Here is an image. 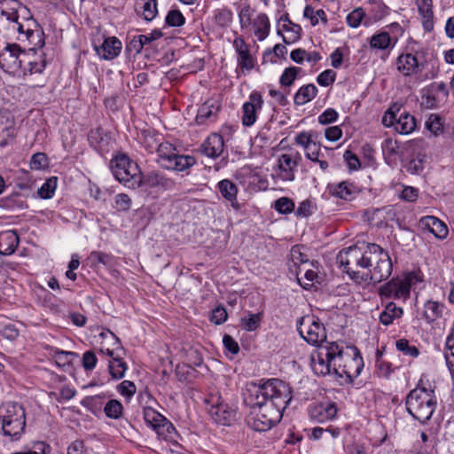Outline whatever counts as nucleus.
Listing matches in <instances>:
<instances>
[{
  "mask_svg": "<svg viewBox=\"0 0 454 454\" xmlns=\"http://www.w3.org/2000/svg\"><path fill=\"white\" fill-rule=\"evenodd\" d=\"M245 401L250 405L248 426L265 432L280 422L283 412L293 399V388L279 379H270L260 384L252 383Z\"/></svg>",
  "mask_w": 454,
  "mask_h": 454,
  "instance_id": "1",
  "label": "nucleus"
},
{
  "mask_svg": "<svg viewBox=\"0 0 454 454\" xmlns=\"http://www.w3.org/2000/svg\"><path fill=\"white\" fill-rule=\"evenodd\" d=\"M418 386L411 390L405 397L407 412L420 424H426L434 414L437 406V397L433 388Z\"/></svg>",
  "mask_w": 454,
  "mask_h": 454,
  "instance_id": "2",
  "label": "nucleus"
},
{
  "mask_svg": "<svg viewBox=\"0 0 454 454\" xmlns=\"http://www.w3.org/2000/svg\"><path fill=\"white\" fill-rule=\"evenodd\" d=\"M343 357V346L338 342H326L318 345L310 355V366L315 374L325 376L334 374L337 362Z\"/></svg>",
  "mask_w": 454,
  "mask_h": 454,
  "instance_id": "3",
  "label": "nucleus"
},
{
  "mask_svg": "<svg viewBox=\"0 0 454 454\" xmlns=\"http://www.w3.org/2000/svg\"><path fill=\"white\" fill-rule=\"evenodd\" d=\"M25 427V411L20 404L7 402L0 405V434L12 441L18 440Z\"/></svg>",
  "mask_w": 454,
  "mask_h": 454,
  "instance_id": "4",
  "label": "nucleus"
},
{
  "mask_svg": "<svg viewBox=\"0 0 454 454\" xmlns=\"http://www.w3.org/2000/svg\"><path fill=\"white\" fill-rule=\"evenodd\" d=\"M372 252H365L356 246L349 247L339 252L337 255V262L340 267L344 268L345 272L355 282L361 284L368 280V276L360 272L364 265L370 262Z\"/></svg>",
  "mask_w": 454,
  "mask_h": 454,
  "instance_id": "5",
  "label": "nucleus"
},
{
  "mask_svg": "<svg viewBox=\"0 0 454 454\" xmlns=\"http://www.w3.org/2000/svg\"><path fill=\"white\" fill-rule=\"evenodd\" d=\"M423 274L419 270H412L393 278L379 288V294L383 299L406 301L410 298L412 286L423 282Z\"/></svg>",
  "mask_w": 454,
  "mask_h": 454,
  "instance_id": "6",
  "label": "nucleus"
},
{
  "mask_svg": "<svg viewBox=\"0 0 454 454\" xmlns=\"http://www.w3.org/2000/svg\"><path fill=\"white\" fill-rule=\"evenodd\" d=\"M372 252L371 259L364 270H368L364 275L368 276V279L373 282H381L387 279L392 273L393 264L390 256L380 246L375 243H368L365 247V252Z\"/></svg>",
  "mask_w": 454,
  "mask_h": 454,
  "instance_id": "7",
  "label": "nucleus"
},
{
  "mask_svg": "<svg viewBox=\"0 0 454 454\" xmlns=\"http://www.w3.org/2000/svg\"><path fill=\"white\" fill-rule=\"evenodd\" d=\"M110 168L114 178L129 189L141 186L143 180L141 171L136 162L126 154H120L110 161Z\"/></svg>",
  "mask_w": 454,
  "mask_h": 454,
  "instance_id": "8",
  "label": "nucleus"
},
{
  "mask_svg": "<svg viewBox=\"0 0 454 454\" xmlns=\"http://www.w3.org/2000/svg\"><path fill=\"white\" fill-rule=\"evenodd\" d=\"M427 143L423 138L411 140L403 145L402 157L407 160L404 166L407 172L419 175L425 168Z\"/></svg>",
  "mask_w": 454,
  "mask_h": 454,
  "instance_id": "9",
  "label": "nucleus"
},
{
  "mask_svg": "<svg viewBox=\"0 0 454 454\" xmlns=\"http://www.w3.org/2000/svg\"><path fill=\"white\" fill-rule=\"evenodd\" d=\"M382 124L385 127H393L401 135L411 133L416 129V119L406 110L401 111V106L393 104L384 114Z\"/></svg>",
  "mask_w": 454,
  "mask_h": 454,
  "instance_id": "10",
  "label": "nucleus"
},
{
  "mask_svg": "<svg viewBox=\"0 0 454 454\" xmlns=\"http://www.w3.org/2000/svg\"><path fill=\"white\" fill-rule=\"evenodd\" d=\"M349 348L351 354L343 351V357L337 362L334 374L340 378L346 376L352 380L360 375L364 368V360L357 348L350 347Z\"/></svg>",
  "mask_w": 454,
  "mask_h": 454,
  "instance_id": "11",
  "label": "nucleus"
},
{
  "mask_svg": "<svg viewBox=\"0 0 454 454\" xmlns=\"http://www.w3.org/2000/svg\"><path fill=\"white\" fill-rule=\"evenodd\" d=\"M300 335L311 345H319L326 339L324 325L313 316L302 317L297 325Z\"/></svg>",
  "mask_w": 454,
  "mask_h": 454,
  "instance_id": "12",
  "label": "nucleus"
},
{
  "mask_svg": "<svg viewBox=\"0 0 454 454\" xmlns=\"http://www.w3.org/2000/svg\"><path fill=\"white\" fill-rule=\"evenodd\" d=\"M18 135V127L14 114L6 109L0 110V148L13 144Z\"/></svg>",
  "mask_w": 454,
  "mask_h": 454,
  "instance_id": "13",
  "label": "nucleus"
},
{
  "mask_svg": "<svg viewBox=\"0 0 454 454\" xmlns=\"http://www.w3.org/2000/svg\"><path fill=\"white\" fill-rule=\"evenodd\" d=\"M26 51L17 43H6L3 49H0V67L6 69H20L23 67Z\"/></svg>",
  "mask_w": 454,
  "mask_h": 454,
  "instance_id": "14",
  "label": "nucleus"
},
{
  "mask_svg": "<svg viewBox=\"0 0 454 454\" xmlns=\"http://www.w3.org/2000/svg\"><path fill=\"white\" fill-rule=\"evenodd\" d=\"M88 141L90 146L102 156L113 150L114 144L111 134L100 127L90 130Z\"/></svg>",
  "mask_w": 454,
  "mask_h": 454,
  "instance_id": "15",
  "label": "nucleus"
},
{
  "mask_svg": "<svg viewBox=\"0 0 454 454\" xmlns=\"http://www.w3.org/2000/svg\"><path fill=\"white\" fill-rule=\"evenodd\" d=\"M263 105V99L259 91H253L249 95V100L245 102L242 106V124L246 127L252 126L256 121V113L261 110Z\"/></svg>",
  "mask_w": 454,
  "mask_h": 454,
  "instance_id": "16",
  "label": "nucleus"
},
{
  "mask_svg": "<svg viewBox=\"0 0 454 454\" xmlns=\"http://www.w3.org/2000/svg\"><path fill=\"white\" fill-rule=\"evenodd\" d=\"M149 139L153 140V145H149V152L153 153L154 150L157 152L158 161L161 167L165 168L166 164L171 163L172 157L177 153L176 148L169 142H161L160 135H150Z\"/></svg>",
  "mask_w": 454,
  "mask_h": 454,
  "instance_id": "17",
  "label": "nucleus"
},
{
  "mask_svg": "<svg viewBox=\"0 0 454 454\" xmlns=\"http://www.w3.org/2000/svg\"><path fill=\"white\" fill-rule=\"evenodd\" d=\"M23 27V31L20 32L17 36L19 41H27L33 47L41 48L44 45L43 31L37 27L34 19L26 20Z\"/></svg>",
  "mask_w": 454,
  "mask_h": 454,
  "instance_id": "18",
  "label": "nucleus"
},
{
  "mask_svg": "<svg viewBox=\"0 0 454 454\" xmlns=\"http://www.w3.org/2000/svg\"><path fill=\"white\" fill-rule=\"evenodd\" d=\"M232 45L238 55V67L247 71L252 70L255 60L250 53V45L241 36H237Z\"/></svg>",
  "mask_w": 454,
  "mask_h": 454,
  "instance_id": "19",
  "label": "nucleus"
},
{
  "mask_svg": "<svg viewBox=\"0 0 454 454\" xmlns=\"http://www.w3.org/2000/svg\"><path fill=\"white\" fill-rule=\"evenodd\" d=\"M396 67L397 70L404 76H411L420 73L424 69L425 64L420 62L415 55L406 53L401 54L397 58Z\"/></svg>",
  "mask_w": 454,
  "mask_h": 454,
  "instance_id": "20",
  "label": "nucleus"
},
{
  "mask_svg": "<svg viewBox=\"0 0 454 454\" xmlns=\"http://www.w3.org/2000/svg\"><path fill=\"white\" fill-rule=\"evenodd\" d=\"M121 42L115 36L106 37L100 45L94 44V50L98 57L105 60H112L121 53Z\"/></svg>",
  "mask_w": 454,
  "mask_h": 454,
  "instance_id": "21",
  "label": "nucleus"
},
{
  "mask_svg": "<svg viewBox=\"0 0 454 454\" xmlns=\"http://www.w3.org/2000/svg\"><path fill=\"white\" fill-rule=\"evenodd\" d=\"M224 148V141L223 137L217 133H212L207 137L204 143L200 145L201 152L207 157H219Z\"/></svg>",
  "mask_w": 454,
  "mask_h": 454,
  "instance_id": "22",
  "label": "nucleus"
},
{
  "mask_svg": "<svg viewBox=\"0 0 454 454\" xmlns=\"http://www.w3.org/2000/svg\"><path fill=\"white\" fill-rule=\"evenodd\" d=\"M419 225L423 229H427L439 239H445L449 232L447 225L442 221L433 215L421 217L419 220Z\"/></svg>",
  "mask_w": 454,
  "mask_h": 454,
  "instance_id": "23",
  "label": "nucleus"
},
{
  "mask_svg": "<svg viewBox=\"0 0 454 454\" xmlns=\"http://www.w3.org/2000/svg\"><path fill=\"white\" fill-rule=\"evenodd\" d=\"M295 167L291 156L287 153L280 155L275 168L277 176L283 181H294Z\"/></svg>",
  "mask_w": 454,
  "mask_h": 454,
  "instance_id": "24",
  "label": "nucleus"
},
{
  "mask_svg": "<svg viewBox=\"0 0 454 454\" xmlns=\"http://www.w3.org/2000/svg\"><path fill=\"white\" fill-rule=\"evenodd\" d=\"M209 414L215 423L223 426L231 425L236 415L235 411L230 409L227 404L218 402L211 406Z\"/></svg>",
  "mask_w": 454,
  "mask_h": 454,
  "instance_id": "25",
  "label": "nucleus"
},
{
  "mask_svg": "<svg viewBox=\"0 0 454 454\" xmlns=\"http://www.w3.org/2000/svg\"><path fill=\"white\" fill-rule=\"evenodd\" d=\"M144 184L151 188H161L163 190H171L176 185L173 179L160 171L148 173L145 177Z\"/></svg>",
  "mask_w": 454,
  "mask_h": 454,
  "instance_id": "26",
  "label": "nucleus"
},
{
  "mask_svg": "<svg viewBox=\"0 0 454 454\" xmlns=\"http://www.w3.org/2000/svg\"><path fill=\"white\" fill-rule=\"evenodd\" d=\"M359 188L353 183L343 181L331 187V193L341 200H352L359 193Z\"/></svg>",
  "mask_w": 454,
  "mask_h": 454,
  "instance_id": "27",
  "label": "nucleus"
},
{
  "mask_svg": "<svg viewBox=\"0 0 454 454\" xmlns=\"http://www.w3.org/2000/svg\"><path fill=\"white\" fill-rule=\"evenodd\" d=\"M20 243L15 231L9 230L0 232V254L10 255L13 254Z\"/></svg>",
  "mask_w": 454,
  "mask_h": 454,
  "instance_id": "28",
  "label": "nucleus"
},
{
  "mask_svg": "<svg viewBox=\"0 0 454 454\" xmlns=\"http://www.w3.org/2000/svg\"><path fill=\"white\" fill-rule=\"evenodd\" d=\"M338 409L335 403H320L310 411V416L318 422H325L335 418Z\"/></svg>",
  "mask_w": 454,
  "mask_h": 454,
  "instance_id": "29",
  "label": "nucleus"
},
{
  "mask_svg": "<svg viewBox=\"0 0 454 454\" xmlns=\"http://www.w3.org/2000/svg\"><path fill=\"white\" fill-rule=\"evenodd\" d=\"M135 11L145 21H152L158 14L156 0H136Z\"/></svg>",
  "mask_w": 454,
  "mask_h": 454,
  "instance_id": "30",
  "label": "nucleus"
},
{
  "mask_svg": "<svg viewBox=\"0 0 454 454\" xmlns=\"http://www.w3.org/2000/svg\"><path fill=\"white\" fill-rule=\"evenodd\" d=\"M217 189L222 197L229 201L233 208H239V203L237 200L238 187L233 182L229 179H223L218 182Z\"/></svg>",
  "mask_w": 454,
  "mask_h": 454,
  "instance_id": "31",
  "label": "nucleus"
},
{
  "mask_svg": "<svg viewBox=\"0 0 454 454\" xmlns=\"http://www.w3.org/2000/svg\"><path fill=\"white\" fill-rule=\"evenodd\" d=\"M219 109L220 106L215 100L209 99L205 101L198 110L196 122L199 125L205 124L207 120L216 115Z\"/></svg>",
  "mask_w": 454,
  "mask_h": 454,
  "instance_id": "32",
  "label": "nucleus"
},
{
  "mask_svg": "<svg viewBox=\"0 0 454 454\" xmlns=\"http://www.w3.org/2000/svg\"><path fill=\"white\" fill-rule=\"evenodd\" d=\"M403 315V308L398 307L394 301H389L380 313L379 320L382 325L387 326L391 325L395 319L401 318Z\"/></svg>",
  "mask_w": 454,
  "mask_h": 454,
  "instance_id": "33",
  "label": "nucleus"
},
{
  "mask_svg": "<svg viewBox=\"0 0 454 454\" xmlns=\"http://www.w3.org/2000/svg\"><path fill=\"white\" fill-rule=\"evenodd\" d=\"M196 164V159L192 155L179 154L176 153L172 157L171 163L166 164L164 168L177 172L184 171Z\"/></svg>",
  "mask_w": 454,
  "mask_h": 454,
  "instance_id": "34",
  "label": "nucleus"
},
{
  "mask_svg": "<svg viewBox=\"0 0 454 454\" xmlns=\"http://www.w3.org/2000/svg\"><path fill=\"white\" fill-rule=\"evenodd\" d=\"M78 358V355L72 351H63L59 349V369H62L70 376L74 375V362Z\"/></svg>",
  "mask_w": 454,
  "mask_h": 454,
  "instance_id": "35",
  "label": "nucleus"
},
{
  "mask_svg": "<svg viewBox=\"0 0 454 454\" xmlns=\"http://www.w3.org/2000/svg\"><path fill=\"white\" fill-rule=\"evenodd\" d=\"M23 25L24 22H20L19 20L0 17V33H3L5 37L19 35L24 29Z\"/></svg>",
  "mask_w": 454,
  "mask_h": 454,
  "instance_id": "36",
  "label": "nucleus"
},
{
  "mask_svg": "<svg viewBox=\"0 0 454 454\" xmlns=\"http://www.w3.org/2000/svg\"><path fill=\"white\" fill-rule=\"evenodd\" d=\"M22 4L18 0H0V17L19 20V9Z\"/></svg>",
  "mask_w": 454,
  "mask_h": 454,
  "instance_id": "37",
  "label": "nucleus"
},
{
  "mask_svg": "<svg viewBox=\"0 0 454 454\" xmlns=\"http://www.w3.org/2000/svg\"><path fill=\"white\" fill-rule=\"evenodd\" d=\"M421 106L426 109H436L440 104V97L430 85L421 90Z\"/></svg>",
  "mask_w": 454,
  "mask_h": 454,
  "instance_id": "38",
  "label": "nucleus"
},
{
  "mask_svg": "<svg viewBox=\"0 0 454 454\" xmlns=\"http://www.w3.org/2000/svg\"><path fill=\"white\" fill-rule=\"evenodd\" d=\"M317 93V88L312 84L301 86L294 95V104L301 106L312 100Z\"/></svg>",
  "mask_w": 454,
  "mask_h": 454,
  "instance_id": "39",
  "label": "nucleus"
},
{
  "mask_svg": "<svg viewBox=\"0 0 454 454\" xmlns=\"http://www.w3.org/2000/svg\"><path fill=\"white\" fill-rule=\"evenodd\" d=\"M443 304L427 301L424 305V317L428 323H433L438 318L442 317L443 312Z\"/></svg>",
  "mask_w": 454,
  "mask_h": 454,
  "instance_id": "40",
  "label": "nucleus"
},
{
  "mask_svg": "<svg viewBox=\"0 0 454 454\" xmlns=\"http://www.w3.org/2000/svg\"><path fill=\"white\" fill-rule=\"evenodd\" d=\"M117 355L116 358H114V362H109L108 370L113 379L121 380L124 377L128 365L126 362L123 361L121 354Z\"/></svg>",
  "mask_w": 454,
  "mask_h": 454,
  "instance_id": "41",
  "label": "nucleus"
},
{
  "mask_svg": "<svg viewBox=\"0 0 454 454\" xmlns=\"http://www.w3.org/2000/svg\"><path fill=\"white\" fill-rule=\"evenodd\" d=\"M254 25L255 27L254 34L260 41L264 40L270 32V20L265 13H260L255 19Z\"/></svg>",
  "mask_w": 454,
  "mask_h": 454,
  "instance_id": "42",
  "label": "nucleus"
},
{
  "mask_svg": "<svg viewBox=\"0 0 454 454\" xmlns=\"http://www.w3.org/2000/svg\"><path fill=\"white\" fill-rule=\"evenodd\" d=\"M369 43L371 48L376 50H387L393 47L391 45V37L387 32H380L373 35Z\"/></svg>",
  "mask_w": 454,
  "mask_h": 454,
  "instance_id": "43",
  "label": "nucleus"
},
{
  "mask_svg": "<svg viewBox=\"0 0 454 454\" xmlns=\"http://www.w3.org/2000/svg\"><path fill=\"white\" fill-rule=\"evenodd\" d=\"M145 419L155 429L167 427V430L172 427V425L166 421V419L155 411L149 409L145 411Z\"/></svg>",
  "mask_w": 454,
  "mask_h": 454,
  "instance_id": "44",
  "label": "nucleus"
},
{
  "mask_svg": "<svg viewBox=\"0 0 454 454\" xmlns=\"http://www.w3.org/2000/svg\"><path fill=\"white\" fill-rule=\"evenodd\" d=\"M104 411L107 418L118 419L122 416L123 406L120 401L111 399L106 403Z\"/></svg>",
  "mask_w": 454,
  "mask_h": 454,
  "instance_id": "45",
  "label": "nucleus"
},
{
  "mask_svg": "<svg viewBox=\"0 0 454 454\" xmlns=\"http://www.w3.org/2000/svg\"><path fill=\"white\" fill-rule=\"evenodd\" d=\"M426 129L437 137L443 132V121L440 115L431 114L425 123Z\"/></svg>",
  "mask_w": 454,
  "mask_h": 454,
  "instance_id": "46",
  "label": "nucleus"
},
{
  "mask_svg": "<svg viewBox=\"0 0 454 454\" xmlns=\"http://www.w3.org/2000/svg\"><path fill=\"white\" fill-rule=\"evenodd\" d=\"M262 316L261 313L248 312V317H242L240 319V325L242 329L252 332L259 328Z\"/></svg>",
  "mask_w": 454,
  "mask_h": 454,
  "instance_id": "47",
  "label": "nucleus"
},
{
  "mask_svg": "<svg viewBox=\"0 0 454 454\" xmlns=\"http://www.w3.org/2000/svg\"><path fill=\"white\" fill-rule=\"evenodd\" d=\"M303 16L305 18L309 19L310 23L313 27H315L318 24V19H320L324 24L327 23V17H326L325 11L322 9H319L317 12H315L314 9L310 5H307L304 8Z\"/></svg>",
  "mask_w": 454,
  "mask_h": 454,
  "instance_id": "48",
  "label": "nucleus"
},
{
  "mask_svg": "<svg viewBox=\"0 0 454 454\" xmlns=\"http://www.w3.org/2000/svg\"><path fill=\"white\" fill-rule=\"evenodd\" d=\"M57 187V176H52L48 179L37 191L38 196L41 199H50L53 196Z\"/></svg>",
  "mask_w": 454,
  "mask_h": 454,
  "instance_id": "49",
  "label": "nucleus"
},
{
  "mask_svg": "<svg viewBox=\"0 0 454 454\" xmlns=\"http://www.w3.org/2000/svg\"><path fill=\"white\" fill-rule=\"evenodd\" d=\"M301 69L296 67H289L286 68L280 76L279 82L282 87H289L295 81L299 72Z\"/></svg>",
  "mask_w": 454,
  "mask_h": 454,
  "instance_id": "50",
  "label": "nucleus"
},
{
  "mask_svg": "<svg viewBox=\"0 0 454 454\" xmlns=\"http://www.w3.org/2000/svg\"><path fill=\"white\" fill-rule=\"evenodd\" d=\"M165 23L168 27H181L185 23V18L179 10L172 9L168 12Z\"/></svg>",
  "mask_w": 454,
  "mask_h": 454,
  "instance_id": "51",
  "label": "nucleus"
},
{
  "mask_svg": "<svg viewBox=\"0 0 454 454\" xmlns=\"http://www.w3.org/2000/svg\"><path fill=\"white\" fill-rule=\"evenodd\" d=\"M288 25H283V29L286 31H290L291 35L288 37L283 35V41L286 44H290L292 43L296 42L300 39V34L301 31V27L299 25L294 24L290 20Z\"/></svg>",
  "mask_w": 454,
  "mask_h": 454,
  "instance_id": "52",
  "label": "nucleus"
},
{
  "mask_svg": "<svg viewBox=\"0 0 454 454\" xmlns=\"http://www.w3.org/2000/svg\"><path fill=\"white\" fill-rule=\"evenodd\" d=\"M274 208L278 213L286 215L294 210V203L287 197H281L275 201Z\"/></svg>",
  "mask_w": 454,
  "mask_h": 454,
  "instance_id": "53",
  "label": "nucleus"
},
{
  "mask_svg": "<svg viewBox=\"0 0 454 454\" xmlns=\"http://www.w3.org/2000/svg\"><path fill=\"white\" fill-rule=\"evenodd\" d=\"M114 208L119 212H128L132 205V200L126 193H118L114 197Z\"/></svg>",
  "mask_w": 454,
  "mask_h": 454,
  "instance_id": "54",
  "label": "nucleus"
},
{
  "mask_svg": "<svg viewBox=\"0 0 454 454\" xmlns=\"http://www.w3.org/2000/svg\"><path fill=\"white\" fill-rule=\"evenodd\" d=\"M29 164L31 169L41 170L49 166V160L45 153H36L32 155Z\"/></svg>",
  "mask_w": 454,
  "mask_h": 454,
  "instance_id": "55",
  "label": "nucleus"
},
{
  "mask_svg": "<svg viewBox=\"0 0 454 454\" xmlns=\"http://www.w3.org/2000/svg\"><path fill=\"white\" fill-rule=\"evenodd\" d=\"M232 20V12L231 10L223 8L216 10L215 12V21L220 27H227Z\"/></svg>",
  "mask_w": 454,
  "mask_h": 454,
  "instance_id": "56",
  "label": "nucleus"
},
{
  "mask_svg": "<svg viewBox=\"0 0 454 454\" xmlns=\"http://www.w3.org/2000/svg\"><path fill=\"white\" fill-rule=\"evenodd\" d=\"M396 348L403 355L411 357H417L419 354V349L415 346H411L409 341L405 339H400L395 342Z\"/></svg>",
  "mask_w": 454,
  "mask_h": 454,
  "instance_id": "57",
  "label": "nucleus"
},
{
  "mask_svg": "<svg viewBox=\"0 0 454 454\" xmlns=\"http://www.w3.org/2000/svg\"><path fill=\"white\" fill-rule=\"evenodd\" d=\"M0 207L8 209L22 208L23 201L18 194H12L0 200Z\"/></svg>",
  "mask_w": 454,
  "mask_h": 454,
  "instance_id": "58",
  "label": "nucleus"
},
{
  "mask_svg": "<svg viewBox=\"0 0 454 454\" xmlns=\"http://www.w3.org/2000/svg\"><path fill=\"white\" fill-rule=\"evenodd\" d=\"M253 12L254 11L248 4H246L241 7L239 12V18L242 28L247 27L251 25Z\"/></svg>",
  "mask_w": 454,
  "mask_h": 454,
  "instance_id": "59",
  "label": "nucleus"
},
{
  "mask_svg": "<svg viewBox=\"0 0 454 454\" xmlns=\"http://www.w3.org/2000/svg\"><path fill=\"white\" fill-rule=\"evenodd\" d=\"M376 366L378 367L380 375L387 378L393 371L391 363L384 361L379 350L376 353Z\"/></svg>",
  "mask_w": 454,
  "mask_h": 454,
  "instance_id": "60",
  "label": "nucleus"
},
{
  "mask_svg": "<svg viewBox=\"0 0 454 454\" xmlns=\"http://www.w3.org/2000/svg\"><path fill=\"white\" fill-rule=\"evenodd\" d=\"M364 17V12L362 8H356L353 12L348 14L347 23L351 27H357Z\"/></svg>",
  "mask_w": 454,
  "mask_h": 454,
  "instance_id": "61",
  "label": "nucleus"
},
{
  "mask_svg": "<svg viewBox=\"0 0 454 454\" xmlns=\"http://www.w3.org/2000/svg\"><path fill=\"white\" fill-rule=\"evenodd\" d=\"M419 14L422 18V25L424 29L427 32H431L434 29V12L432 7L419 11Z\"/></svg>",
  "mask_w": 454,
  "mask_h": 454,
  "instance_id": "62",
  "label": "nucleus"
},
{
  "mask_svg": "<svg viewBox=\"0 0 454 454\" xmlns=\"http://www.w3.org/2000/svg\"><path fill=\"white\" fill-rule=\"evenodd\" d=\"M82 363L85 371H92L98 363L96 354L91 350L84 352L82 355Z\"/></svg>",
  "mask_w": 454,
  "mask_h": 454,
  "instance_id": "63",
  "label": "nucleus"
},
{
  "mask_svg": "<svg viewBox=\"0 0 454 454\" xmlns=\"http://www.w3.org/2000/svg\"><path fill=\"white\" fill-rule=\"evenodd\" d=\"M335 77L336 73L332 69H327L319 74L317 82L320 86L327 87L334 82Z\"/></svg>",
  "mask_w": 454,
  "mask_h": 454,
  "instance_id": "64",
  "label": "nucleus"
}]
</instances>
